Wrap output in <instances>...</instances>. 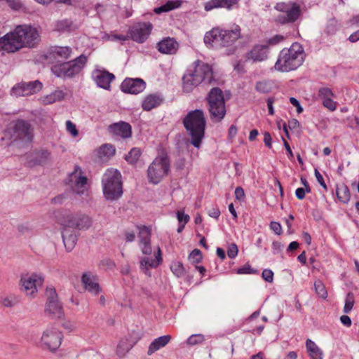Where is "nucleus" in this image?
Returning <instances> with one entry per match:
<instances>
[{
    "mask_svg": "<svg viewBox=\"0 0 359 359\" xmlns=\"http://www.w3.org/2000/svg\"><path fill=\"white\" fill-rule=\"evenodd\" d=\"M202 82L212 84L215 83V80L212 67L208 64L197 60L194 62V68L187 69L182 77L183 90L191 93Z\"/></svg>",
    "mask_w": 359,
    "mask_h": 359,
    "instance_id": "f257e3e1",
    "label": "nucleus"
},
{
    "mask_svg": "<svg viewBox=\"0 0 359 359\" xmlns=\"http://www.w3.org/2000/svg\"><path fill=\"white\" fill-rule=\"evenodd\" d=\"M183 126L190 137L191 144L198 149L205 137L206 119L202 109H195L187 113L182 121Z\"/></svg>",
    "mask_w": 359,
    "mask_h": 359,
    "instance_id": "f03ea898",
    "label": "nucleus"
},
{
    "mask_svg": "<svg viewBox=\"0 0 359 359\" xmlns=\"http://www.w3.org/2000/svg\"><path fill=\"white\" fill-rule=\"evenodd\" d=\"M40 35L36 28L28 25H20L15 27L13 31L0 37V45H21L38 43Z\"/></svg>",
    "mask_w": 359,
    "mask_h": 359,
    "instance_id": "7ed1b4c3",
    "label": "nucleus"
},
{
    "mask_svg": "<svg viewBox=\"0 0 359 359\" xmlns=\"http://www.w3.org/2000/svg\"><path fill=\"white\" fill-rule=\"evenodd\" d=\"M304 59L303 46L284 48L279 54L274 68L278 72H288L297 69L302 65Z\"/></svg>",
    "mask_w": 359,
    "mask_h": 359,
    "instance_id": "20e7f679",
    "label": "nucleus"
},
{
    "mask_svg": "<svg viewBox=\"0 0 359 359\" xmlns=\"http://www.w3.org/2000/svg\"><path fill=\"white\" fill-rule=\"evenodd\" d=\"M33 137L34 128L30 122L19 118L12 122L4 130L1 140L28 144L32 142Z\"/></svg>",
    "mask_w": 359,
    "mask_h": 359,
    "instance_id": "39448f33",
    "label": "nucleus"
},
{
    "mask_svg": "<svg viewBox=\"0 0 359 359\" xmlns=\"http://www.w3.org/2000/svg\"><path fill=\"white\" fill-rule=\"evenodd\" d=\"M205 100L208 104L210 119L215 123L222 121L226 113L223 91L218 87L211 88L205 97Z\"/></svg>",
    "mask_w": 359,
    "mask_h": 359,
    "instance_id": "423d86ee",
    "label": "nucleus"
},
{
    "mask_svg": "<svg viewBox=\"0 0 359 359\" xmlns=\"http://www.w3.org/2000/svg\"><path fill=\"white\" fill-rule=\"evenodd\" d=\"M121 175L117 170H107L102 177L103 193L107 200H116L123 194Z\"/></svg>",
    "mask_w": 359,
    "mask_h": 359,
    "instance_id": "0eeeda50",
    "label": "nucleus"
},
{
    "mask_svg": "<svg viewBox=\"0 0 359 359\" xmlns=\"http://www.w3.org/2000/svg\"><path fill=\"white\" fill-rule=\"evenodd\" d=\"M86 62L87 57L82 54L68 62L53 65L51 72L57 77L72 78L82 70Z\"/></svg>",
    "mask_w": 359,
    "mask_h": 359,
    "instance_id": "6e6552de",
    "label": "nucleus"
},
{
    "mask_svg": "<svg viewBox=\"0 0 359 359\" xmlns=\"http://www.w3.org/2000/svg\"><path fill=\"white\" fill-rule=\"evenodd\" d=\"M170 170V160L166 154L157 156L147 169V177L150 183L158 184Z\"/></svg>",
    "mask_w": 359,
    "mask_h": 359,
    "instance_id": "1a4fd4ad",
    "label": "nucleus"
},
{
    "mask_svg": "<svg viewBox=\"0 0 359 359\" xmlns=\"http://www.w3.org/2000/svg\"><path fill=\"white\" fill-rule=\"evenodd\" d=\"M57 222L64 227L74 228L79 230L88 229L92 225V219L88 216L81 213H60Z\"/></svg>",
    "mask_w": 359,
    "mask_h": 359,
    "instance_id": "9d476101",
    "label": "nucleus"
},
{
    "mask_svg": "<svg viewBox=\"0 0 359 359\" xmlns=\"http://www.w3.org/2000/svg\"><path fill=\"white\" fill-rule=\"evenodd\" d=\"M62 333L55 327H47L42 333L39 346L51 352L55 351L61 345Z\"/></svg>",
    "mask_w": 359,
    "mask_h": 359,
    "instance_id": "9b49d317",
    "label": "nucleus"
},
{
    "mask_svg": "<svg viewBox=\"0 0 359 359\" xmlns=\"http://www.w3.org/2000/svg\"><path fill=\"white\" fill-rule=\"evenodd\" d=\"M275 8L280 12L285 13L286 15H280L276 21L280 24L294 22L300 16V6L295 2H280Z\"/></svg>",
    "mask_w": 359,
    "mask_h": 359,
    "instance_id": "f8f14e48",
    "label": "nucleus"
},
{
    "mask_svg": "<svg viewBox=\"0 0 359 359\" xmlns=\"http://www.w3.org/2000/svg\"><path fill=\"white\" fill-rule=\"evenodd\" d=\"M47 302L45 313L52 318H61L63 315V308L58 301L57 294L54 287H49L46 289Z\"/></svg>",
    "mask_w": 359,
    "mask_h": 359,
    "instance_id": "ddd939ff",
    "label": "nucleus"
},
{
    "mask_svg": "<svg viewBox=\"0 0 359 359\" xmlns=\"http://www.w3.org/2000/svg\"><path fill=\"white\" fill-rule=\"evenodd\" d=\"M44 278L36 273L26 275L20 279L21 289L27 296L34 297L38 292V287H41Z\"/></svg>",
    "mask_w": 359,
    "mask_h": 359,
    "instance_id": "4468645a",
    "label": "nucleus"
},
{
    "mask_svg": "<svg viewBox=\"0 0 359 359\" xmlns=\"http://www.w3.org/2000/svg\"><path fill=\"white\" fill-rule=\"evenodd\" d=\"M42 88L43 84L39 80L29 82L22 81L11 88V94L15 97L28 96L39 92Z\"/></svg>",
    "mask_w": 359,
    "mask_h": 359,
    "instance_id": "2eb2a0df",
    "label": "nucleus"
},
{
    "mask_svg": "<svg viewBox=\"0 0 359 359\" xmlns=\"http://www.w3.org/2000/svg\"><path fill=\"white\" fill-rule=\"evenodd\" d=\"M51 160V153L44 149H36L27 156V164L29 167L44 165Z\"/></svg>",
    "mask_w": 359,
    "mask_h": 359,
    "instance_id": "dca6fc26",
    "label": "nucleus"
},
{
    "mask_svg": "<svg viewBox=\"0 0 359 359\" xmlns=\"http://www.w3.org/2000/svg\"><path fill=\"white\" fill-rule=\"evenodd\" d=\"M152 28L153 26L150 22L138 23L131 28L130 34L135 41L142 43L147 39Z\"/></svg>",
    "mask_w": 359,
    "mask_h": 359,
    "instance_id": "f3484780",
    "label": "nucleus"
},
{
    "mask_svg": "<svg viewBox=\"0 0 359 359\" xmlns=\"http://www.w3.org/2000/svg\"><path fill=\"white\" fill-rule=\"evenodd\" d=\"M146 87L145 82L141 79L126 78L121 85V90L130 94H138Z\"/></svg>",
    "mask_w": 359,
    "mask_h": 359,
    "instance_id": "a211bd4d",
    "label": "nucleus"
},
{
    "mask_svg": "<svg viewBox=\"0 0 359 359\" xmlns=\"http://www.w3.org/2000/svg\"><path fill=\"white\" fill-rule=\"evenodd\" d=\"M54 50L45 55V59L48 62H60L69 57L72 50L69 46H53Z\"/></svg>",
    "mask_w": 359,
    "mask_h": 359,
    "instance_id": "6ab92c4d",
    "label": "nucleus"
},
{
    "mask_svg": "<svg viewBox=\"0 0 359 359\" xmlns=\"http://www.w3.org/2000/svg\"><path fill=\"white\" fill-rule=\"evenodd\" d=\"M108 130L114 135L121 137L123 139H127L132 135L131 126L125 121L114 123L109 126Z\"/></svg>",
    "mask_w": 359,
    "mask_h": 359,
    "instance_id": "aec40b11",
    "label": "nucleus"
},
{
    "mask_svg": "<svg viewBox=\"0 0 359 359\" xmlns=\"http://www.w3.org/2000/svg\"><path fill=\"white\" fill-rule=\"evenodd\" d=\"M69 181L74 184L72 189L78 194H83V191H80L87 183V177L82 175L81 168L76 165L74 170L69 175Z\"/></svg>",
    "mask_w": 359,
    "mask_h": 359,
    "instance_id": "412c9836",
    "label": "nucleus"
},
{
    "mask_svg": "<svg viewBox=\"0 0 359 359\" xmlns=\"http://www.w3.org/2000/svg\"><path fill=\"white\" fill-rule=\"evenodd\" d=\"M93 76L99 87L107 90L110 88V83L115 79L113 74L106 70L97 69L93 72Z\"/></svg>",
    "mask_w": 359,
    "mask_h": 359,
    "instance_id": "4be33fe9",
    "label": "nucleus"
},
{
    "mask_svg": "<svg viewBox=\"0 0 359 359\" xmlns=\"http://www.w3.org/2000/svg\"><path fill=\"white\" fill-rule=\"evenodd\" d=\"M81 282L84 288L89 292L97 295L100 291L101 288L99 283L97 282L95 276H91L90 273H84L81 277Z\"/></svg>",
    "mask_w": 359,
    "mask_h": 359,
    "instance_id": "5701e85b",
    "label": "nucleus"
},
{
    "mask_svg": "<svg viewBox=\"0 0 359 359\" xmlns=\"http://www.w3.org/2000/svg\"><path fill=\"white\" fill-rule=\"evenodd\" d=\"M269 46H253L251 50L245 55V60H252L253 62H261L267 58Z\"/></svg>",
    "mask_w": 359,
    "mask_h": 359,
    "instance_id": "b1692460",
    "label": "nucleus"
},
{
    "mask_svg": "<svg viewBox=\"0 0 359 359\" xmlns=\"http://www.w3.org/2000/svg\"><path fill=\"white\" fill-rule=\"evenodd\" d=\"M240 0H210L205 4L206 11L214 8H225L228 10L231 9L235 5H237Z\"/></svg>",
    "mask_w": 359,
    "mask_h": 359,
    "instance_id": "393cba45",
    "label": "nucleus"
},
{
    "mask_svg": "<svg viewBox=\"0 0 359 359\" xmlns=\"http://www.w3.org/2000/svg\"><path fill=\"white\" fill-rule=\"evenodd\" d=\"M163 101V97L158 94H150L145 97L142 102V107L144 111H150L158 107Z\"/></svg>",
    "mask_w": 359,
    "mask_h": 359,
    "instance_id": "a878e982",
    "label": "nucleus"
},
{
    "mask_svg": "<svg viewBox=\"0 0 359 359\" xmlns=\"http://www.w3.org/2000/svg\"><path fill=\"white\" fill-rule=\"evenodd\" d=\"M171 339L170 335H163L155 339L149 345L147 354L151 355L161 348L166 346Z\"/></svg>",
    "mask_w": 359,
    "mask_h": 359,
    "instance_id": "bb28decb",
    "label": "nucleus"
},
{
    "mask_svg": "<svg viewBox=\"0 0 359 359\" xmlns=\"http://www.w3.org/2000/svg\"><path fill=\"white\" fill-rule=\"evenodd\" d=\"M224 38L222 37V29L219 28H213L210 32H208L204 37L205 43H223Z\"/></svg>",
    "mask_w": 359,
    "mask_h": 359,
    "instance_id": "cd10ccee",
    "label": "nucleus"
},
{
    "mask_svg": "<svg viewBox=\"0 0 359 359\" xmlns=\"http://www.w3.org/2000/svg\"><path fill=\"white\" fill-rule=\"evenodd\" d=\"M64 227L62 233L63 243L67 252H71L75 247L77 242V236L74 233H69V231Z\"/></svg>",
    "mask_w": 359,
    "mask_h": 359,
    "instance_id": "c85d7f7f",
    "label": "nucleus"
},
{
    "mask_svg": "<svg viewBox=\"0 0 359 359\" xmlns=\"http://www.w3.org/2000/svg\"><path fill=\"white\" fill-rule=\"evenodd\" d=\"M161 250L159 246L157 247V255L156 259L144 257L140 261V265L147 269L148 267L156 268L162 262Z\"/></svg>",
    "mask_w": 359,
    "mask_h": 359,
    "instance_id": "c756f323",
    "label": "nucleus"
},
{
    "mask_svg": "<svg viewBox=\"0 0 359 359\" xmlns=\"http://www.w3.org/2000/svg\"><path fill=\"white\" fill-rule=\"evenodd\" d=\"M223 43H234L241 37V29L238 26L232 30H222Z\"/></svg>",
    "mask_w": 359,
    "mask_h": 359,
    "instance_id": "7c9ffc66",
    "label": "nucleus"
},
{
    "mask_svg": "<svg viewBox=\"0 0 359 359\" xmlns=\"http://www.w3.org/2000/svg\"><path fill=\"white\" fill-rule=\"evenodd\" d=\"M116 149L115 147L110 144H102L97 150L98 157L102 158H110L115 155Z\"/></svg>",
    "mask_w": 359,
    "mask_h": 359,
    "instance_id": "2f4dec72",
    "label": "nucleus"
},
{
    "mask_svg": "<svg viewBox=\"0 0 359 359\" xmlns=\"http://www.w3.org/2000/svg\"><path fill=\"white\" fill-rule=\"evenodd\" d=\"M142 155V151L140 148L134 147L130 149L125 156V160L131 165H135L138 161Z\"/></svg>",
    "mask_w": 359,
    "mask_h": 359,
    "instance_id": "473e14b6",
    "label": "nucleus"
},
{
    "mask_svg": "<svg viewBox=\"0 0 359 359\" xmlns=\"http://www.w3.org/2000/svg\"><path fill=\"white\" fill-rule=\"evenodd\" d=\"M336 191L337 198L341 202L347 203L349 201L351 194L347 186L344 185L341 188H337Z\"/></svg>",
    "mask_w": 359,
    "mask_h": 359,
    "instance_id": "72a5a7b5",
    "label": "nucleus"
},
{
    "mask_svg": "<svg viewBox=\"0 0 359 359\" xmlns=\"http://www.w3.org/2000/svg\"><path fill=\"white\" fill-rule=\"evenodd\" d=\"M138 237L140 238V243L151 241V229L144 225L138 226Z\"/></svg>",
    "mask_w": 359,
    "mask_h": 359,
    "instance_id": "f704fd0d",
    "label": "nucleus"
},
{
    "mask_svg": "<svg viewBox=\"0 0 359 359\" xmlns=\"http://www.w3.org/2000/svg\"><path fill=\"white\" fill-rule=\"evenodd\" d=\"M180 6V4L178 1H168L164 5L156 8L154 9V12L156 13H161L163 12H168L176 8H178Z\"/></svg>",
    "mask_w": 359,
    "mask_h": 359,
    "instance_id": "c9c22d12",
    "label": "nucleus"
},
{
    "mask_svg": "<svg viewBox=\"0 0 359 359\" xmlns=\"http://www.w3.org/2000/svg\"><path fill=\"white\" fill-rule=\"evenodd\" d=\"M65 97V93L62 90H55L51 94L47 95L44 100L46 104H52L57 101H60Z\"/></svg>",
    "mask_w": 359,
    "mask_h": 359,
    "instance_id": "e433bc0d",
    "label": "nucleus"
},
{
    "mask_svg": "<svg viewBox=\"0 0 359 359\" xmlns=\"http://www.w3.org/2000/svg\"><path fill=\"white\" fill-rule=\"evenodd\" d=\"M170 270L178 278L185 275L186 271L181 262H173L170 265Z\"/></svg>",
    "mask_w": 359,
    "mask_h": 359,
    "instance_id": "4c0bfd02",
    "label": "nucleus"
},
{
    "mask_svg": "<svg viewBox=\"0 0 359 359\" xmlns=\"http://www.w3.org/2000/svg\"><path fill=\"white\" fill-rule=\"evenodd\" d=\"M314 287L315 291L319 297L323 299H325L327 297V291L324 283L320 280L315 281Z\"/></svg>",
    "mask_w": 359,
    "mask_h": 359,
    "instance_id": "58836bf2",
    "label": "nucleus"
},
{
    "mask_svg": "<svg viewBox=\"0 0 359 359\" xmlns=\"http://www.w3.org/2000/svg\"><path fill=\"white\" fill-rule=\"evenodd\" d=\"M255 89L260 93H268L271 91V86L268 81H257L255 84Z\"/></svg>",
    "mask_w": 359,
    "mask_h": 359,
    "instance_id": "ea45409f",
    "label": "nucleus"
},
{
    "mask_svg": "<svg viewBox=\"0 0 359 359\" xmlns=\"http://www.w3.org/2000/svg\"><path fill=\"white\" fill-rule=\"evenodd\" d=\"M354 303V294L352 292H348L346 297L345 304L343 311L345 313H349L353 309Z\"/></svg>",
    "mask_w": 359,
    "mask_h": 359,
    "instance_id": "a19ab883",
    "label": "nucleus"
},
{
    "mask_svg": "<svg viewBox=\"0 0 359 359\" xmlns=\"http://www.w3.org/2000/svg\"><path fill=\"white\" fill-rule=\"evenodd\" d=\"M202 252L198 249H194L189 255V259L194 264H198L202 261Z\"/></svg>",
    "mask_w": 359,
    "mask_h": 359,
    "instance_id": "79ce46f5",
    "label": "nucleus"
},
{
    "mask_svg": "<svg viewBox=\"0 0 359 359\" xmlns=\"http://www.w3.org/2000/svg\"><path fill=\"white\" fill-rule=\"evenodd\" d=\"M130 347L128 346L126 340H121L117 346L116 353L118 356L121 357L125 355L126 352L130 350Z\"/></svg>",
    "mask_w": 359,
    "mask_h": 359,
    "instance_id": "37998d69",
    "label": "nucleus"
},
{
    "mask_svg": "<svg viewBox=\"0 0 359 359\" xmlns=\"http://www.w3.org/2000/svg\"><path fill=\"white\" fill-rule=\"evenodd\" d=\"M20 302L18 297L15 296H10L2 299L1 304L6 307H13L17 305Z\"/></svg>",
    "mask_w": 359,
    "mask_h": 359,
    "instance_id": "c03bdc74",
    "label": "nucleus"
},
{
    "mask_svg": "<svg viewBox=\"0 0 359 359\" xmlns=\"http://www.w3.org/2000/svg\"><path fill=\"white\" fill-rule=\"evenodd\" d=\"M318 96L323 101L334 97L332 90L329 88H320L318 90Z\"/></svg>",
    "mask_w": 359,
    "mask_h": 359,
    "instance_id": "a18cd8bd",
    "label": "nucleus"
},
{
    "mask_svg": "<svg viewBox=\"0 0 359 359\" xmlns=\"http://www.w3.org/2000/svg\"><path fill=\"white\" fill-rule=\"evenodd\" d=\"M204 339V336L201 334H192L187 339V344L194 346L201 344Z\"/></svg>",
    "mask_w": 359,
    "mask_h": 359,
    "instance_id": "49530a36",
    "label": "nucleus"
},
{
    "mask_svg": "<svg viewBox=\"0 0 359 359\" xmlns=\"http://www.w3.org/2000/svg\"><path fill=\"white\" fill-rule=\"evenodd\" d=\"M163 54L173 55L177 51L178 46H155Z\"/></svg>",
    "mask_w": 359,
    "mask_h": 359,
    "instance_id": "de8ad7c7",
    "label": "nucleus"
},
{
    "mask_svg": "<svg viewBox=\"0 0 359 359\" xmlns=\"http://www.w3.org/2000/svg\"><path fill=\"white\" fill-rule=\"evenodd\" d=\"M232 64L233 66L234 71H236L237 73L243 74L246 72L245 68V62L241 60H236Z\"/></svg>",
    "mask_w": 359,
    "mask_h": 359,
    "instance_id": "09e8293b",
    "label": "nucleus"
},
{
    "mask_svg": "<svg viewBox=\"0 0 359 359\" xmlns=\"http://www.w3.org/2000/svg\"><path fill=\"white\" fill-rule=\"evenodd\" d=\"M99 266L104 269H113L115 266L114 262L109 258L103 259L100 261Z\"/></svg>",
    "mask_w": 359,
    "mask_h": 359,
    "instance_id": "8fccbe9b",
    "label": "nucleus"
},
{
    "mask_svg": "<svg viewBox=\"0 0 359 359\" xmlns=\"http://www.w3.org/2000/svg\"><path fill=\"white\" fill-rule=\"evenodd\" d=\"M256 273L257 270L251 268L248 264H245L237 270V273L238 274H252Z\"/></svg>",
    "mask_w": 359,
    "mask_h": 359,
    "instance_id": "3c124183",
    "label": "nucleus"
},
{
    "mask_svg": "<svg viewBox=\"0 0 359 359\" xmlns=\"http://www.w3.org/2000/svg\"><path fill=\"white\" fill-rule=\"evenodd\" d=\"M24 46H0V53L1 55H4L5 53H13L18 51L21 48Z\"/></svg>",
    "mask_w": 359,
    "mask_h": 359,
    "instance_id": "603ef678",
    "label": "nucleus"
},
{
    "mask_svg": "<svg viewBox=\"0 0 359 359\" xmlns=\"http://www.w3.org/2000/svg\"><path fill=\"white\" fill-rule=\"evenodd\" d=\"M323 105L330 111H333L337 109V102L334 101L332 98H330L323 100Z\"/></svg>",
    "mask_w": 359,
    "mask_h": 359,
    "instance_id": "864d4df0",
    "label": "nucleus"
},
{
    "mask_svg": "<svg viewBox=\"0 0 359 359\" xmlns=\"http://www.w3.org/2000/svg\"><path fill=\"white\" fill-rule=\"evenodd\" d=\"M238 252V249L237 245L235 243H231L227 250V255L229 258L233 259L235 258Z\"/></svg>",
    "mask_w": 359,
    "mask_h": 359,
    "instance_id": "5fc2aeb1",
    "label": "nucleus"
},
{
    "mask_svg": "<svg viewBox=\"0 0 359 359\" xmlns=\"http://www.w3.org/2000/svg\"><path fill=\"white\" fill-rule=\"evenodd\" d=\"M177 220H178L179 223L185 224L190 219L189 215L187 214H184V212L181 210L177 211Z\"/></svg>",
    "mask_w": 359,
    "mask_h": 359,
    "instance_id": "6e6d98bb",
    "label": "nucleus"
},
{
    "mask_svg": "<svg viewBox=\"0 0 359 359\" xmlns=\"http://www.w3.org/2000/svg\"><path fill=\"white\" fill-rule=\"evenodd\" d=\"M262 277L268 283H272L273 280V272L271 269H264L262 271Z\"/></svg>",
    "mask_w": 359,
    "mask_h": 359,
    "instance_id": "4d7b16f0",
    "label": "nucleus"
},
{
    "mask_svg": "<svg viewBox=\"0 0 359 359\" xmlns=\"http://www.w3.org/2000/svg\"><path fill=\"white\" fill-rule=\"evenodd\" d=\"M67 130L70 133L73 137H76L79 134L77 129L76 128L75 124L71 121H67L66 122Z\"/></svg>",
    "mask_w": 359,
    "mask_h": 359,
    "instance_id": "13d9d810",
    "label": "nucleus"
},
{
    "mask_svg": "<svg viewBox=\"0 0 359 359\" xmlns=\"http://www.w3.org/2000/svg\"><path fill=\"white\" fill-rule=\"evenodd\" d=\"M140 245H141L142 252L144 255H149L151 254L152 248H151V241L140 243Z\"/></svg>",
    "mask_w": 359,
    "mask_h": 359,
    "instance_id": "bf43d9fd",
    "label": "nucleus"
},
{
    "mask_svg": "<svg viewBox=\"0 0 359 359\" xmlns=\"http://www.w3.org/2000/svg\"><path fill=\"white\" fill-rule=\"evenodd\" d=\"M314 174L316 177L318 182L320 184V186L324 189V190H327V187L324 181L323 175L320 173L318 169H315Z\"/></svg>",
    "mask_w": 359,
    "mask_h": 359,
    "instance_id": "052dcab7",
    "label": "nucleus"
},
{
    "mask_svg": "<svg viewBox=\"0 0 359 359\" xmlns=\"http://www.w3.org/2000/svg\"><path fill=\"white\" fill-rule=\"evenodd\" d=\"M156 45H178V43L175 38L165 37L161 41H158Z\"/></svg>",
    "mask_w": 359,
    "mask_h": 359,
    "instance_id": "680f3d73",
    "label": "nucleus"
},
{
    "mask_svg": "<svg viewBox=\"0 0 359 359\" xmlns=\"http://www.w3.org/2000/svg\"><path fill=\"white\" fill-rule=\"evenodd\" d=\"M270 229L277 235L282 233V226L280 223L277 222H271L270 224Z\"/></svg>",
    "mask_w": 359,
    "mask_h": 359,
    "instance_id": "e2e57ef3",
    "label": "nucleus"
},
{
    "mask_svg": "<svg viewBox=\"0 0 359 359\" xmlns=\"http://www.w3.org/2000/svg\"><path fill=\"white\" fill-rule=\"evenodd\" d=\"M309 354L311 359H323L322 351L319 348H314L309 352Z\"/></svg>",
    "mask_w": 359,
    "mask_h": 359,
    "instance_id": "0e129e2a",
    "label": "nucleus"
},
{
    "mask_svg": "<svg viewBox=\"0 0 359 359\" xmlns=\"http://www.w3.org/2000/svg\"><path fill=\"white\" fill-rule=\"evenodd\" d=\"M284 36L283 35H276L273 37L271 38L268 43L269 45H274L276 43H280L283 42L284 41Z\"/></svg>",
    "mask_w": 359,
    "mask_h": 359,
    "instance_id": "69168bd1",
    "label": "nucleus"
},
{
    "mask_svg": "<svg viewBox=\"0 0 359 359\" xmlns=\"http://www.w3.org/2000/svg\"><path fill=\"white\" fill-rule=\"evenodd\" d=\"M290 102L293 106L297 107V112L298 114H300L303 111V108L301 106V104L297 99H296L295 97H291L290 98Z\"/></svg>",
    "mask_w": 359,
    "mask_h": 359,
    "instance_id": "338daca9",
    "label": "nucleus"
},
{
    "mask_svg": "<svg viewBox=\"0 0 359 359\" xmlns=\"http://www.w3.org/2000/svg\"><path fill=\"white\" fill-rule=\"evenodd\" d=\"M235 196H236V198L238 201H242L243 200L244 197H245V192H244V190L242 187H238L236 188L235 189Z\"/></svg>",
    "mask_w": 359,
    "mask_h": 359,
    "instance_id": "774afa93",
    "label": "nucleus"
}]
</instances>
